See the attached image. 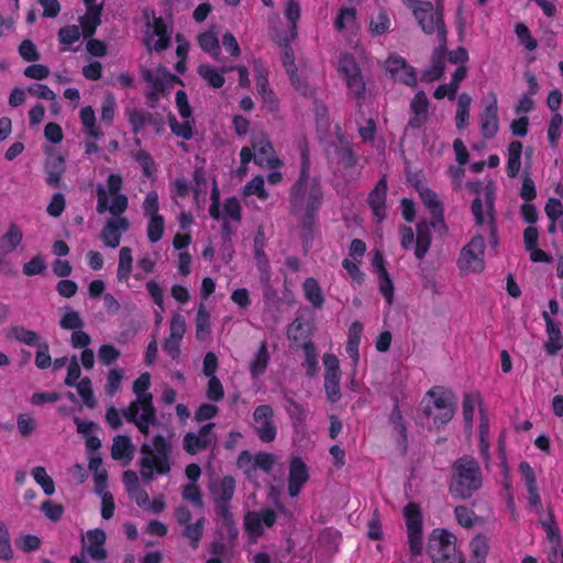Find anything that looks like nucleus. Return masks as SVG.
Listing matches in <instances>:
<instances>
[{
  "label": "nucleus",
  "instance_id": "obj_26",
  "mask_svg": "<svg viewBox=\"0 0 563 563\" xmlns=\"http://www.w3.org/2000/svg\"><path fill=\"white\" fill-rule=\"evenodd\" d=\"M466 189L476 195V198L473 200L471 210L475 219L476 225H483L485 222L484 212H483V202L479 197L481 191L483 190V184L479 180L467 181L465 185Z\"/></svg>",
  "mask_w": 563,
  "mask_h": 563
},
{
  "label": "nucleus",
  "instance_id": "obj_30",
  "mask_svg": "<svg viewBox=\"0 0 563 563\" xmlns=\"http://www.w3.org/2000/svg\"><path fill=\"white\" fill-rule=\"evenodd\" d=\"M363 331V324L360 321H354L349 328V340L346 344V352L354 361V363L358 362V345L361 342V334Z\"/></svg>",
  "mask_w": 563,
  "mask_h": 563
},
{
  "label": "nucleus",
  "instance_id": "obj_52",
  "mask_svg": "<svg viewBox=\"0 0 563 563\" xmlns=\"http://www.w3.org/2000/svg\"><path fill=\"white\" fill-rule=\"evenodd\" d=\"M165 230V220L161 217H152L150 218L148 224H147V238L150 242L156 243L158 242L164 234Z\"/></svg>",
  "mask_w": 563,
  "mask_h": 563
},
{
  "label": "nucleus",
  "instance_id": "obj_10",
  "mask_svg": "<svg viewBox=\"0 0 563 563\" xmlns=\"http://www.w3.org/2000/svg\"><path fill=\"white\" fill-rule=\"evenodd\" d=\"M276 521V515L271 509L250 511L244 518L245 529L256 540L264 532L265 528L272 527Z\"/></svg>",
  "mask_w": 563,
  "mask_h": 563
},
{
  "label": "nucleus",
  "instance_id": "obj_60",
  "mask_svg": "<svg viewBox=\"0 0 563 563\" xmlns=\"http://www.w3.org/2000/svg\"><path fill=\"white\" fill-rule=\"evenodd\" d=\"M520 197L526 201L530 202L536 199L537 190L533 179L530 177L529 172L526 169L522 177V185L520 189Z\"/></svg>",
  "mask_w": 563,
  "mask_h": 563
},
{
  "label": "nucleus",
  "instance_id": "obj_25",
  "mask_svg": "<svg viewBox=\"0 0 563 563\" xmlns=\"http://www.w3.org/2000/svg\"><path fill=\"white\" fill-rule=\"evenodd\" d=\"M269 361V354L267 351V342L263 341L254 355V357L250 362V373L253 378H258L262 376Z\"/></svg>",
  "mask_w": 563,
  "mask_h": 563
},
{
  "label": "nucleus",
  "instance_id": "obj_34",
  "mask_svg": "<svg viewBox=\"0 0 563 563\" xmlns=\"http://www.w3.org/2000/svg\"><path fill=\"white\" fill-rule=\"evenodd\" d=\"M303 292L307 300H309L314 308H321L323 306L324 298L319 283L314 278L309 277L303 282Z\"/></svg>",
  "mask_w": 563,
  "mask_h": 563
},
{
  "label": "nucleus",
  "instance_id": "obj_33",
  "mask_svg": "<svg viewBox=\"0 0 563 563\" xmlns=\"http://www.w3.org/2000/svg\"><path fill=\"white\" fill-rule=\"evenodd\" d=\"M152 449L155 454H151L148 457H168L170 453V444L163 435H155L152 440V445L144 443L142 451L144 454L151 453Z\"/></svg>",
  "mask_w": 563,
  "mask_h": 563
},
{
  "label": "nucleus",
  "instance_id": "obj_2",
  "mask_svg": "<svg viewBox=\"0 0 563 563\" xmlns=\"http://www.w3.org/2000/svg\"><path fill=\"white\" fill-rule=\"evenodd\" d=\"M323 200L321 184L317 178L309 175V159L306 152H302L300 174L289 191L290 212L297 214L303 208H320Z\"/></svg>",
  "mask_w": 563,
  "mask_h": 563
},
{
  "label": "nucleus",
  "instance_id": "obj_61",
  "mask_svg": "<svg viewBox=\"0 0 563 563\" xmlns=\"http://www.w3.org/2000/svg\"><path fill=\"white\" fill-rule=\"evenodd\" d=\"M142 78L151 85V90L156 92H165L167 88L166 78L155 75L151 69H144L142 71Z\"/></svg>",
  "mask_w": 563,
  "mask_h": 563
},
{
  "label": "nucleus",
  "instance_id": "obj_51",
  "mask_svg": "<svg viewBox=\"0 0 563 563\" xmlns=\"http://www.w3.org/2000/svg\"><path fill=\"white\" fill-rule=\"evenodd\" d=\"M168 123L170 126L172 132L184 139V140H190L194 135L192 133V126L189 121L178 122L176 117L173 113L168 114Z\"/></svg>",
  "mask_w": 563,
  "mask_h": 563
},
{
  "label": "nucleus",
  "instance_id": "obj_14",
  "mask_svg": "<svg viewBox=\"0 0 563 563\" xmlns=\"http://www.w3.org/2000/svg\"><path fill=\"white\" fill-rule=\"evenodd\" d=\"M387 189L386 176H383L367 197V202L378 222H382L386 218Z\"/></svg>",
  "mask_w": 563,
  "mask_h": 563
},
{
  "label": "nucleus",
  "instance_id": "obj_19",
  "mask_svg": "<svg viewBox=\"0 0 563 563\" xmlns=\"http://www.w3.org/2000/svg\"><path fill=\"white\" fill-rule=\"evenodd\" d=\"M252 147L255 156L254 162L260 166L273 165L274 148L269 140L265 135H258L252 140Z\"/></svg>",
  "mask_w": 563,
  "mask_h": 563
},
{
  "label": "nucleus",
  "instance_id": "obj_28",
  "mask_svg": "<svg viewBox=\"0 0 563 563\" xmlns=\"http://www.w3.org/2000/svg\"><path fill=\"white\" fill-rule=\"evenodd\" d=\"M522 144L519 141H512L508 146L507 175L515 178L521 167Z\"/></svg>",
  "mask_w": 563,
  "mask_h": 563
},
{
  "label": "nucleus",
  "instance_id": "obj_42",
  "mask_svg": "<svg viewBox=\"0 0 563 563\" xmlns=\"http://www.w3.org/2000/svg\"><path fill=\"white\" fill-rule=\"evenodd\" d=\"M89 470L93 473L97 494L107 490V471L102 467V460H89Z\"/></svg>",
  "mask_w": 563,
  "mask_h": 563
},
{
  "label": "nucleus",
  "instance_id": "obj_40",
  "mask_svg": "<svg viewBox=\"0 0 563 563\" xmlns=\"http://www.w3.org/2000/svg\"><path fill=\"white\" fill-rule=\"evenodd\" d=\"M471 102L472 99L467 93L460 95L455 115V124L460 130L466 128L468 123Z\"/></svg>",
  "mask_w": 563,
  "mask_h": 563
},
{
  "label": "nucleus",
  "instance_id": "obj_21",
  "mask_svg": "<svg viewBox=\"0 0 563 563\" xmlns=\"http://www.w3.org/2000/svg\"><path fill=\"white\" fill-rule=\"evenodd\" d=\"M305 212L301 217L300 224L302 228L301 240L305 247L311 245L314 239V225H316V214L319 208H303Z\"/></svg>",
  "mask_w": 563,
  "mask_h": 563
},
{
  "label": "nucleus",
  "instance_id": "obj_17",
  "mask_svg": "<svg viewBox=\"0 0 563 563\" xmlns=\"http://www.w3.org/2000/svg\"><path fill=\"white\" fill-rule=\"evenodd\" d=\"M309 478V472L302 460H291L289 466L288 492L291 497H296L301 487Z\"/></svg>",
  "mask_w": 563,
  "mask_h": 563
},
{
  "label": "nucleus",
  "instance_id": "obj_62",
  "mask_svg": "<svg viewBox=\"0 0 563 563\" xmlns=\"http://www.w3.org/2000/svg\"><path fill=\"white\" fill-rule=\"evenodd\" d=\"M46 264L41 255H36L23 265L22 272L25 276L43 274L46 271Z\"/></svg>",
  "mask_w": 563,
  "mask_h": 563
},
{
  "label": "nucleus",
  "instance_id": "obj_15",
  "mask_svg": "<svg viewBox=\"0 0 563 563\" xmlns=\"http://www.w3.org/2000/svg\"><path fill=\"white\" fill-rule=\"evenodd\" d=\"M44 170L47 175V185L52 188H59L62 185V177L66 170L64 156L54 153V151L51 148L44 163Z\"/></svg>",
  "mask_w": 563,
  "mask_h": 563
},
{
  "label": "nucleus",
  "instance_id": "obj_29",
  "mask_svg": "<svg viewBox=\"0 0 563 563\" xmlns=\"http://www.w3.org/2000/svg\"><path fill=\"white\" fill-rule=\"evenodd\" d=\"M101 12L102 4H99L97 10L89 9V11H87L86 14L80 18L82 35L86 38L91 37L96 33L97 26L101 24Z\"/></svg>",
  "mask_w": 563,
  "mask_h": 563
},
{
  "label": "nucleus",
  "instance_id": "obj_8",
  "mask_svg": "<svg viewBox=\"0 0 563 563\" xmlns=\"http://www.w3.org/2000/svg\"><path fill=\"white\" fill-rule=\"evenodd\" d=\"M144 13L147 29L152 27V31L147 32L143 40L147 49H154L157 53L167 49L168 46L170 45V35L167 32V27L166 24L164 23L163 18L154 16L152 25L147 12L145 11Z\"/></svg>",
  "mask_w": 563,
  "mask_h": 563
},
{
  "label": "nucleus",
  "instance_id": "obj_57",
  "mask_svg": "<svg viewBox=\"0 0 563 563\" xmlns=\"http://www.w3.org/2000/svg\"><path fill=\"white\" fill-rule=\"evenodd\" d=\"M122 378L123 372L121 369L112 368L109 371L104 386V391L108 396H114L119 391Z\"/></svg>",
  "mask_w": 563,
  "mask_h": 563
},
{
  "label": "nucleus",
  "instance_id": "obj_35",
  "mask_svg": "<svg viewBox=\"0 0 563 563\" xmlns=\"http://www.w3.org/2000/svg\"><path fill=\"white\" fill-rule=\"evenodd\" d=\"M210 314L207 311L205 303L201 302L199 305L196 318V338L197 340L202 341L207 335L210 334Z\"/></svg>",
  "mask_w": 563,
  "mask_h": 563
},
{
  "label": "nucleus",
  "instance_id": "obj_50",
  "mask_svg": "<svg viewBox=\"0 0 563 563\" xmlns=\"http://www.w3.org/2000/svg\"><path fill=\"white\" fill-rule=\"evenodd\" d=\"M542 527L547 533V538L553 543V558H549L550 563H556L555 553L556 548L560 545L561 536L559 532V528L552 517H550L549 521H543Z\"/></svg>",
  "mask_w": 563,
  "mask_h": 563
},
{
  "label": "nucleus",
  "instance_id": "obj_38",
  "mask_svg": "<svg viewBox=\"0 0 563 563\" xmlns=\"http://www.w3.org/2000/svg\"><path fill=\"white\" fill-rule=\"evenodd\" d=\"M438 25H439V36H437V37H438L439 45H438V47H435L433 49V52L431 54V64L444 65L443 58L446 53L448 31H446L445 23L440 18H439Z\"/></svg>",
  "mask_w": 563,
  "mask_h": 563
},
{
  "label": "nucleus",
  "instance_id": "obj_24",
  "mask_svg": "<svg viewBox=\"0 0 563 563\" xmlns=\"http://www.w3.org/2000/svg\"><path fill=\"white\" fill-rule=\"evenodd\" d=\"M227 71V68H221L220 70L208 65V64H201L198 66L197 68V73L198 75L205 80L207 81V84L214 88V89H218V88H221L224 82H225V78H224V73Z\"/></svg>",
  "mask_w": 563,
  "mask_h": 563
},
{
  "label": "nucleus",
  "instance_id": "obj_1",
  "mask_svg": "<svg viewBox=\"0 0 563 563\" xmlns=\"http://www.w3.org/2000/svg\"><path fill=\"white\" fill-rule=\"evenodd\" d=\"M457 398L455 394L443 387L429 389L418 407L417 419L422 426L439 430L449 423L455 415Z\"/></svg>",
  "mask_w": 563,
  "mask_h": 563
},
{
  "label": "nucleus",
  "instance_id": "obj_32",
  "mask_svg": "<svg viewBox=\"0 0 563 563\" xmlns=\"http://www.w3.org/2000/svg\"><path fill=\"white\" fill-rule=\"evenodd\" d=\"M23 232L16 223H11L8 231L0 239V246L9 253L13 252L22 242Z\"/></svg>",
  "mask_w": 563,
  "mask_h": 563
},
{
  "label": "nucleus",
  "instance_id": "obj_43",
  "mask_svg": "<svg viewBox=\"0 0 563 563\" xmlns=\"http://www.w3.org/2000/svg\"><path fill=\"white\" fill-rule=\"evenodd\" d=\"M279 45L284 48V54L282 57L283 65L290 77L291 82L296 77L297 66L295 63V55L292 48L289 44V38L284 37L280 40Z\"/></svg>",
  "mask_w": 563,
  "mask_h": 563
},
{
  "label": "nucleus",
  "instance_id": "obj_6",
  "mask_svg": "<svg viewBox=\"0 0 563 563\" xmlns=\"http://www.w3.org/2000/svg\"><path fill=\"white\" fill-rule=\"evenodd\" d=\"M485 240L482 235H475L462 250L457 260V266L463 274L481 273L485 268L484 263Z\"/></svg>",
  "mask_w": 563,
  "mask_h": 563
},
{
  "label": "nucleus",
  "instance_id": "obj_58",
  "mask_svg": "<svg viewBox=\"0 0 563 563\" xmlns=\"http://www.w3.org/2000/svg\"><path fill=\"white\" fill-rule=\"evenodd\" d=\"M471 551L474 560H486L489 544L484 536H476L471 542Z\"/></svg>",
  "mask_w": 563,
  "mask_h": 563
},
{
  "label": "nucleus",
  "instance_id": "obj_47",
  "mask_svg": "<svg viewBox=\"0 0 563 563\" xmlns=\"http://www.w3.org/2000/svg\"><path fill=\"white\" fill-rule=\"evenodd\" d=\"M205 529V518L198 519L195 523L185 525L184 537L190 541L194 549L198 548V543L202 537Z\"/></svg>",
  "mask_w": 563,
  "mask_h": 563
},
{
  "label": "nucleus",
  "instance_id": "obj_44",
  "mask_svg": "<svg viewBox=\"0 0 563 563\" xmlns=\"http://www.w3.org/2000/svg\"><path fill=\"white\" fill-rule=\"evenodd\" d=\"M284 401H285V405H284L285 410L287 411V413L294 421L301 423L306 420L308 410L302 405L297 402L288 394H285Z\"/></svg>",
  "mask_w": 563,
  "mask_h": 563
},
{
  "label": "nucleus",
  "instance_id": "obj_16",
  "mask_svg": "<svg viewBox=\"0 0 563 563\" xmlns=\"http://www.w3.org/2000/svg\"><path fill=\"white\" fill-rule=\"evenodd\" d=\"M412 117L409 119L406 129L419 130L429 117V100L424 91H418L410 101Z\"/></svg>",
  "mask_w": 563,
  "mask_h": 563
},
{
  "label": "nucleus",
  "instance_id": "obj_56",
  "mask_svg": "<svg viewBox=\"0 0 563 563\" xmlns=\"http://www.w3.org/2000/svg\"><path fill=\"white\" fill-rule=\"evenodd\" d=\"M59 325L64 330H79L84 327V321L78 311L68 310L60 318Z\"/></svg>",
  "mask_w": 563,
  "mask_h": 563
},
{
  "label": "nucleus",
  "instance_id": "obj_53",
  "mask_svg": "<svg viewBox=\"0 0 563 563\" xmlns=\"http://www.w3.org/2000/svg\"><path fill=\"white\" fill-rule=\"evenodd\" d=\"M419 192L423 205L429 209L430 213H438L440 216L441 210L444 208L437 194L429 188H422Z\"/></svg>",
  "mask_w": 563,
  "mask_h": 563
},
{
  "label": "nucleus",
  "instance_id": "obj_13",
  "mask_svg": "<svg viewBox=\"0 0 563 563\" xmlns=\"http://www.w3.org/2000/svg\"><path fill=\"white\" fill-rule=\"evenodd\" d=\"M129 229L128 218L109 219L100 232V239L108 247L115 249L120 244L121 234Z\"/></svg>",
  "mask_w": 563,
  "mask_h": 563
},
{
  "label": "nucleus",
  "instance_id": "obj_59",
  "mask_svg": "<svg viewBox=\"0 0 563 563\" xmlns=\"http://www.w3.org/2000/svg\"><path fill=\"white\" fill-rule=\"evenodd\" d=\"M142 209L145 217H161V214H158L159 202L158 195L156 191L152 190L146 194V197L142 205Z\"/></svg>",
  "mask_w": 563,
  "mask_h": 563
},
{
  "label": "nucleus",
  "instance_id": "obj_3",
  "mask_svg": "<svg viewBox=\"0 0 563 563\" xmlns=\"http://www.w3.org/2000/svg\"><path fill=\"white\" fill-rule=\"evenodd\" d=\"M482 472L475 460H456L449 490L455 499H467L482 486Z\"/></svg>",
  "mask_w": 563,
  "mask_h": 563
},
{
  "label": "nucleus",
  "instance_id": "obj_31",
  "mask_svg": "<svg viewBox=\"0 0 563 563\" xmlns=\"http://www.w3.org/2000/svg\"><path fill=\"white\" fill-rule=\"evenodd\" d=\"M134 445L129 435L119 434L113 438L111 457H133Z\"/></svg>",
  "mask_w": 563,
  "mask_h": 563
},
{
  "label": "nucleus",
  "instance_id": "obj_54",
  "mask_svg": "<svg viewBox=\"0 0 563 563\" xmlns=\"http://www.w3.org/2000/svg\"><path fill=\"white\" fill-rule=\"evenodd\" d=\"M32 475L35 479V482L42 487L43 492L51 496L55 492V485L53 479L47 475L45 468L43 467H35L32 472Z\"/></svg>",
  "mask_w": 563,
  "mask_h": 563
},
{
  "label": "nucleus",
  "instance_id": "obj_46",
  "mask_svg": "<svg viewBox=\"0 0 563 563\" xmlns=\"http://www.w3.org/2000/svg\"><path fill=\"white\" fill-rule=\"evenodd\" d=\"M78 395L82 398L84 404L88 408H95L97 406V400L93 395L91 379L89 377L81 378L77 385Z\"/></svg>",
  "mask_w": 563,
  "mask_h": 563
},
{
  "label": "nucleus",
  "instance_id": "obj_20",
  "mask_svg": "<svg viewBox=\"0 0 563 563\" xmlns=\"http://www.w3.org/2000/svg\"><path fill=\"white\" fill-rule=\"evenodd\" d=\"M417 239L415 255L418 260H423L431 245V232L427 220H420L417 225Z\"/></svg>",
  "mask_w": 563,
  "mask_h": 563
},
{
  "label": "nucleus",
  "instance_id": "obj_49",
  "mask_svg": "<svg viewBox=\"0 0 563 563\" xmlns=\"http://www.w3.org/2000/svg\"><path fill=\"white\" fill-rule=\"evenodd\" d=\"M338 70L344 80L361 73L358 65L351 54H342L340 56Z\"/></svg>",
  "mask_w": 563,
  "mask_h": 563
},
{
  "label": "nucleus",
  "instance_id": "obj_11",
  "mask_svg": "<svg viewBox=\"0 0 563 563\" xmlns=\"http://www.w3.org/2000/svg\"><path fill=\"white\" fill-rule=\"evenodd\" d=\"M490 102L481 114V132L484 139H493L499 129L497 97L494 92L488 93Z\"/></svg>",
  "mask_w": 563,
  "mask_h": 563
},
{
  "label": "nucleus",
  "instance_id": "obj_36",
  "mask_svg": "<svg viewBox=\"0 0 563 563\" xmlns=\"http://www.w3.org/2000/svg\"><path fill=\"white\" fill-rule=\"evenodd\" d=\"M11 335L21 343L29 346H38L42 344L41 336L37 332L29 330L22 325H14L11 328Z\"/></svg>",
  "mask_w": 563,
  "mask_h": 563
},
{
  "label": "nucleus",
  "instance_id": "obj_27",
  "mask_svg": "<svg viewBox=\"0 0 563 563\" xmlns=\"http://www.w3.org/2000/svg\"><path fill=\"white\" fill-rule=\"evenodd\" d=\"M141 475L152 479L155 475L166 474L169 470V460H141Z\"/></svg>",
  "mask_w": 563,
  "mask_h": 563
},
{
  "label": "nucleus",
  "instance_id": "obj_22",
  "mask_svg": "<svg viewBox=\"0 0 563 563\" xmlns=\"http://www.w3.org/2000/svg\"><path fill=\"white\" fill-rule=\"evenodd\" d=\"M234 488L235 482L231 476L213 482L211 484V493L214 501H230L233 497Z\"/></svg>",
  "mask_w": 563,
  "mask_h": 563
},
{
  "label": "nucleus",
  "instance_id": "obj_12",
  "mask_svg": "<svg viewBox=\"0 0 563 563\" xmlns=\"http://www.w3.org/2000/svg\"><path fill=\"white\" fill-rule=\"evenodd\" d=\"M214 423L205 424L198 434L187 433L184 438V449L190 455L198 454L201 450L206 449L210 443L216 441V435L212 433Z\"/></svg>",
  "mask_w": 563,
  "mask_h": 563
},
{
  "label": "nucleus",
  "instance_id": "obj_4",
  "mask_svg": "<svg viewBox=\"0 0 563 563\" xmlns=\"http://www.w3.org/2000/svg\"><path fill=\"white\" fill-rule=\"evenodd\" d=\"M410 558L401 563H424L419 555L423 549V515L417 503H409L402 510Z\"/></svg>",
  "mask_w": 563,
  "mask_h": 563
},
{
  "label": "nucleus",
  "instance_id": "obj_45",
  "mask_svg": "<svg viewBox=\"0 0 563 563\" xmlns=\"http://www.w3.org/2000/svg\"><path fill=\"white\" fill-rule=\"evenodd\" d=\"M324 390L328 400L331 402H336L341 398L340 374H324Z\"/></svg>",
  "mask_w": 563,
  "mask_h": 563
},
{
  "label": "nucleus",
  "instance_id": "obj_5",
  "mask_svg": "<svg viewBox=\"0 0 563 563\" xmlns=\"http://www.w3.org/2000/svg\"><path fill=\"white\" fill-rule=\"evenodd\" d=\"M428 551L433 563H460L455 537L444 529H434L431 532Z\"/></svg>",
  "mask_w": 563,
  "mask_h": 563
},
{
  "label": "nucleus",
  "instance_id": "obj_18",
  "mask_svg": "<svg viewBox=\"0 0 563 563\" xmlns=\"http://www.w3.org/2000/svg\"><path fill=\"white\" fill-rule=\"evenodd\" d=\"M82 541L86 543V551L91 559L100 561L106 558V550L103 548L106 542V533L103 530H89Z\"/></svg>",
  "mask_w": 563,
  "mask_h": 563
},
{
  "label": "nucleus",
  "instance_id": "obj_9",
  "mask_svg": "<svg viewBox=\"0 0 563 563\" xmlns=\"http://www.w3.org/2000/svg\"><path fill=\"white\" fill-rule=\"evenodd\" d=\"M272 418L273 409L269 405L257 406L253 412L254 431L264 442H272L276 437V428Z\"/></svg>",
  "mask_w": 563,
  "mask_h": 563
},
{
  "label": "nucleus",
  "instance_id": "obj_23",
  "mask_svg": "<svg viewBox=\"0 0 563 563\" xmlns=\"http://www.w3.org/2000/svg\"><path fill=\"white\" fill-rule=\"evenodd\" d=\"M520 473L526 482L527 489L529 493V503L532 507H538L541 504L540 496L538 494L537 482L533 470L527 462H521L519 466Z\"/></svg>",
  "mask_w": 563,
  "mask_h": 563
},
{
  "label": "nucleus",
  "instance_id": "obj_48",
  "mask_svg": "<svg viewBox=\"0 0 563 563\" xmlns=\"http://www.w3.org/2000/svg\"><path fill=\"white\" fill-rule=\"evenodd\" d=\"M263 298H264V307L266 310L276 312L279 311L282 299L278 296L277 290H275L272 285L268 282V278L265 280L264 290H263Z\"/></svg>",
  "mask_w": 563,
  "mask_h": 563
},
{
  "label": "nucleus",
  "instance_id": "obj_63",
  "mask_svg": "<svg viewBox=\"0 0 563 563\" xmlns=\"http://www.w3.org/2000/svg\"><path fill=\"white\" fill-rule=\"evenodd\" d=\"M98 357L101 364L108 366L120 357V351L111 344H102L99 347Z\"/></svg>",
  "mask_w": 563,
  "mask_h": 563
},
{
  "label": "nucleus",
  "instance_id": "obj_39",
  "mask_svg": "<svg viewBox=\"0 0 563 563\" xmlns=\"http://www.w3.org/2000/svg\"><path fill=\"white\" fill-rule=\"evenodd\" d=\"M79 117L89 136L99 139L102 135V132L96 126V114L91 106L81 108Z\"/></svg>",
  "mask_w": 563,
  "mask_h": 563
},
{
  "label": "nucleus",
  "instance_id": "obj_37",
  "mask_svg": "<svg viewBox=\"0 0 563 563\" xmlns=\"http://www.w3.org/2000/svg\"><path fill=\"white\" fill-rule=\"evenodd\" d=\"M132 250L130 247H122L119 253V265L117 277L119 282H128L132 269Z\"/></svg>",
  "mask_w": 563,
  "mask_h": 563
},
{
  "label": "nucleus",
  "instance_id": "obj_41",
  "mask_svg": "<svg viewBox=\"0 0 563 563\" xmlns=\"http://www.w3.org/2000/svg\"><path fill=\"white\" fill-rule=\"evenodd\" d=\"M198 43L203 52L208 53L214 58H217L221 53L219 40L217 35L211 31L201 33L198 36Z\"/></svg>",
  "mask_w": 563,
  "mask_h": 563
},
{
  "label": "nucleus",
  "instance_id": "obj_64",
  "mask_svg": "<svg viewBox=\"0 0 563 563\" xmlns=\"http://www.w3.org/2000/svg\"><path fill=\"white\" fill-rule=\"evenodd\" d=\"M19 54L25 62H36L41 55L31 40H24L19 46Z\"/></svg>",
  "mask_w": 563,
  "mask_h": 563
},
{
  "label": "nucleus",
  "instance_id": "obj_55",
  "mask_svg": "<svg viewBox=\"0 0 563 563\" xmlns=\"http://www.w3.org/2000/svg\"><path fill=\"white\" fill-rule=\"evenodd\" d=\"M515 33L520 42L528 51H533L538 46L537 40L531 35L530 30L523 23H517Z\"/></svg>",
  "mask_w": 563,
  "mask_h": 563
},
{
  "label": "nucleus",
  "instance_id": "obj_7",
  "mask_svg": "<svg viewBox=\"0 0 563 563\" xmlns=\"http://www.w3.org/2000/svg\"><path fill=\"white\" fill-rule=\"evenodd\" d=\"M415 18L426 34L437 33L439 36V18L444 22L443 0H435V7L430 1L420 3L419 9L415 10Z\"/></svg>",
  "mask_w": 563,
  "mask_h": 563
}]
</instances>
